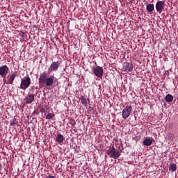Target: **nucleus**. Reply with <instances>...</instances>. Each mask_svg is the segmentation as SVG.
Segmentation results:
<instances>
[{
    "mask_svg": "<svg viewBox=\"0 0 178 178\" xmlns=\"http://www.w3.org/2000/svg\"><path fill=\"white\" fill-rule=\"evenodd\" d=\"M54 80H55V76L48 77L47 72H43L40 75L39 84H45L47 87H51L54 84Z\"/></svg>",
    "mask_w": 178,
    "mask_h": 178,
    "instance_id": "obj_1",
    "label": "nucleus"
},
{
    "mask_svg": "<svg viewBox=\"0 0 178 178\" xmlns=\"http://www.w3.org/2000/svg\"><path fill=\"white\" fill-rule=\"evenodd\" d=\"M30 84H31V79H30V76L27 75L21 79V85L19 88H21V90H26L27 88H29V87H30Z\"/></svg>",
    "mask_w": 178,
    "mask_h": 178,
    "instance_id": "obj_2",
    "label": "nucleus"
},
{
    "mask_svg": "<svg viewBox=\"0 0 178 178\" xmlns=\"http://www.w3.org/2000/svg\"><path fill=\"white\" fill-rule=\"evenodd\" d=\"M93 73L95 76H97V77L102 79V76L104 74V69L102 67L98 66L93 69Z\"/></svg>",
    "mask_w": 178,
    "mask_h": 178,
    "instance_id": "obj_3",
    "label": "nucleus"
},
{
    "mask_svg": "<svg viewBox=\"0 0 178 178\" xmlns=\"http://www.w3.org/2000/svg\"><path fill=\"white\" fill-rule=\"evenodd\" d=\"M131 113V106H127L122 111V118L123 119H127Z\"/></svg>",
    "mask_w": 178,
    "mask_h": 178,
    "instance_id": "obj_4",
    "label": "nucleus"
},
{
    "mask_svg": "<svg viewBox=\"0 0 178 178\" xmlns=\"http://www.w3.org/2000/svg\"><path fill=\"white\" fill-rule=\"evenodd\" d=\"M163 8H165V1H159L156 3V10H157L159 13H162V10H163Z\"/></svg>",
    "mask_w": 178,
    "mask_h": 178,
    "instance_id": "obj_5",
    "label": "nucleus"
},
{
    "mask_svg": "<svg viewBox=\"0 0 178 178\" xmlns=\"http://www.w3.org/2000/svg\"><path fill=\"white\" fill-rule=\"evenodd\" d=\"M9 71V68L7 65H3L0 67V76L5 79L6 77V74H8V72Z\"/></svg>",
    "mask_w": 178,
    "mask_h": 178,
    "instance_id": "obj_6",
    "label": "nucleus"
},
{
    "mask_svg": "<svg viewBox=\"0 0 178 178\" xmlns=\"http://www.w3.org/2000/svg\"><path fill=\"white\" fill-rule=\"evenodd\" d=\"M58 69H59V62H53L51 64L48 72L49 73H51V72H55L56 70H58Z\"/></svg>",
    "mask_w": 178,
    "mask_h": 178,
    "instance_id": "obj_7",
    "label": "nucleus"
},
{
    "mask_svg": "<svg viewBox=\"0 0 178 178\" xmlns=\"http://www.w3.org/2000/svg\"><path fill=\"white\" fill-rule=\"evenodd\" d=\"M123 69L124 72H133V64L129 63H125L123 66Z\"/></svg>",
    "mask_w": 178,
    "mask_h": 178,
    "instance_id": "obj_8",
    "label": "nucleus"
},
{
    "mask_svg": "<svg viewBox=\"0 0 178 178\" xmlns=\"http://www.w3.org/2000/svg\"><path fill=\"white\" fill-rule=\"evenodd\" d=\"M24 101L26 104H31L34 101V95L29 94L25 97Z\"/></svg>",
    "mask_w": 178,
    "mask_h": 178,
    "instance_id": "obj_9",
    "label": "nucleus"
},
{
    "mask_svg": "<svg viewBox=\"0 0 178 178\" xmlns=\"http://www.w3.org/2000/svg\"><path fill=\"white\" fill-rule=\"evenodd\" d=\"M16 79V73H13L12 74H8L7 76L8 84H13V81Z\"/></svg>",
    "mask_w": 178,
    "mask_h": 178,
    "instance_id": "obj_10",
    "label": "nucleus"
},
{
    "mask_svg": "<svg viewBox=\"0 0 178 178\" xmlns=\"http://www.w3.org/2000/svg\"><path fill=\"white\" fill-rule=\"evenodd\" d=\"M119 156H120V152H119V150H116V149L114 148L113 152L111 153V156H110V158H113V159H118Z\"/></svg>",
    "mask_w": 178,
    "mask_h": 178,
    "instance_id": "obj_11",
    "label": "nucleus"
},
{
    "mask_svg": "<svg viewBox=\"0 0 178 178\" xmlns=\"http://www.w3.org/2000/svg\"><path fill=\"white\" fill-rule=\"evenodd\" d=\"M81 102L84 105V106H87V104L89 103L90 104V99H86V97L81 96Z\"/></svg>",
    "mask_w": 178,
    "mask_h": 178,
    "instance_id": "obj_12",
    "label": "nucleus"
},
{
    "mask_svg": "<svg viewBox=\"0 0 178 178\" xmlns=\"http://www.w3.org/2000/svg\"><path fill=\"white\" fill-rule=\"evenodd\" d=\"M152 144V140L149 138H147L143 140V145H146L147 147H149Z\"/></svg>",
    "mask_w": 178,
    "mask_h": 178,
    "instance_id": "obj_13",
    "label": "nucleus"
},
{
    "mask_svg": "<svg viewBox=\"0 0 178 178\" xmlns=\"http://www.w3.org/2000/svg\"><path fill=\"white\" fill-rule=\"evenodd\" d=\"M166 102L170 103L173 101V96L172 95H167L165 98Z\"/></svg>",
    "mask_w": 178,
    "mask_h": 178,
    "instance_id": "obj_14",
    "label": "nucleus"
},
{
    "mask_svg": "<svg viewBox=\"0 0 178 178\" xmlns=\"http://www.w3.org/2000/svg\"><path fill=\"white\" fill-rule=\"evenodd\" d=\"M146 9L147 10V12H153L154 9H155V8L154 7V4H147Z\"/></svg>",
    "mask_w": 178,
    "mask_h": 178,
    "instance_id": "obj_15",
    "label": "nucleus"
},
{
    "mask_svg": "<svg viewBox=\"0 0 178 178\" xmlns=\"http://www.w3.org/2000/svg\"><path fill=\"white\" fill-rule=\"evenodd\" d=\"M169 169L170 170H171V172H176V170H177V166L175 163H171L170 165Z\"/></svg>",
    "mask_w": 178,
    "mask_h": 178,
    "instance_id": "obj_16",
    "label": "nucleus"
},
{
    "mask_svg": "<svg viewBox=\"0 0 178 178\" xmlns=\"http://www.w3.org/2000/svg\"><path fill=\"white\" fill-rule=\"evenodd\" d=\"M63 140H65V138L61 134H58L57 136L56 137L57 143H63Z\"/></svg>",
    "mask_w": 178,
    "mask_h": 178,
    "instance_id": "obj_17",
    "label": "nucleus"
},
{
    "mask_svg": "<svg viewBox=\"0 0 178 178\" xmlns=\"http://www.w3.org/2000/svg\"><path fill=\"white\" fill-rule=\"evenodd\" d=\"M113 149H115V147L113 146L112 147H109L106 152L107 155L111 156L112 155V152H113Z\"/></svg>",
    "mask_w": 178,
    "mask_h": 178,
    "instance_id": "obj_18",
    "label": "nucleus"
},
{
    "mask_svg": "<svg viewBox=\"0 0 178 178\" xmlns=\"http://www.w3.org/2000/svg\"><path fill=\"white\" fill-rule=\"evenodd\" d=\"M55 117V114L54 113H48L47 115L46 116V119H54Z\"/></svg>",
    "mask_w": 178,
    "mask_h": 178,
    "instance_id": "obj_19",
    "label": "nucleus"
},
{
    "mask_svg": "<svg viewBox=\"0 0 178 178\" xmlns=\"http://www.w3.org/2000/svg\"><path fill=\"white\" fill-rule=\"evenodd\" d=\"M167 137L169 138V140H173V138H175V135H173L172 133H169L168 134Z\"/></svg>",
    "mask_w": 178,
    "mask_h": 178,
    "instance_id": "obj_20",
    "label": "nucleus"
},
{
    "mask_svg": "<svg viewBox=\"0 0 178 178\" xmlns=\"http://www.w3.org/2000/svg\"><path fill=\"white\" fill-rule=\"evenodd\" d=\"M16 123H17V122L16 121V120H13V122H11V125L14 126V124H16Z\"/></svg>",
    "mask_w": 178,
    "mask_h": 178,
    "instance_id": "obj_21",
    "label": "nucleus"
},
{
    "mask_svg": "<svg viewBox=\"0 0 178 178\" xmlns=\"http://www.w3.org/2000/svg\"><path fill=\"white\" fill-rule=\"evenodd\" d=\"M47 178H55V177L52 176V175H50L49 177H47Z\"/></svg>",
    "mask_w": 178,
    "mask_h": 178,
    "instance_id": "obj_22",
    "label": "nucleus"
}]
</instances>
